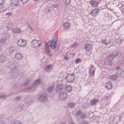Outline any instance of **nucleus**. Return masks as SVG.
Listing matches in <instances>:
<instances>
[{
  "label": "nucleus",
  "mask_w": 124,
  "mask_h": 124,
  "mask_svg": "<svg viewBox=\"0 0 124 124\" xmlns=\"http://www.w3.org/2000/svg\"><path fill=\"white\" fill-rule=\"evenodd\" d=\"M105 86L108 90L111 89L113 87L111 83L109 82L105 84Z\"/></svg>",
  "instance_id": "obj_19"
},
{
  "label": "nucleus",
  "mask_w": 124,
  "mask_h": 124,
  "mask_svg": "<svg viewBox=\"0 0 124 124\" xmlns=\"http://www.w3.org/2000/svg\"><path fill=\"white\" fill-rule=\"evenodd\" d=\"M120 69V68L119 66H117L116 68V69H117V70H118L119 69Z\"/></svg>",
  "instance_id": "obj_50"
},
{
  "label": "nucleus",
  "mask_w": 124,
  "mask_h": 124,
  "mask_svg": "<svg viewBox=\"0 0 124 124\" xmlns=\"http://www.w3.org/2000/svg\"><path fill=\"white\" fill-rule=\"evenodd\" d=\"M14 47L13 46L10 47L8 49V50L10 53H12L14 50Z\"/></svg>",
  "instance_id": "obj_23"
},
{
  "label": "nucleus",
  "mask_w": 124,
  "mask_h": 124,
  "mask_svg": "<svg viewBox=\"0 0 124 124\" xmlns=\"http://www.w3.org/2000/svg\"><path fill=\"white\" fill-rule=\"evenodd\" d=\"M21 98L20 97H17L15 98L14 100L15 101H19L20 100Z\"/></svg>",
  "instance_id": "obj_32"
},
{
  "label": "nucleus",
  "mask_w": 124,
  "mask_h": 124,
  "mask_svg": "<svg viewBox=\"0 0 124 124\" xmlns=\"http://www.w3.org/2000/svg\"><path fill=\"white\" fill-rule=\"evenodd\" d=\"M74 105L75 104L72 102L68 104L69 107L71 108H74Z\"/></svg>",
  "instance_id": "obj_30"
},
{
  "label": "nucleus",
  "mask_w": 124,
  "mask_h": 124,
  "mask_svg": "<svg viewBox=\"0 0 124 124\" xmlns=\"http://www.w3.org/2000/svg\"><path fill=\"white\" fill-rule=\"evenodd\" d=\"M86 116H87L86 115L82 114L81 115L80 118L83 119L84 118L86 117Z\"/></svg>",
  "instance_id": "obj_31"
},
{
  "label": "nucleus",
  "mask_w": 124,
  "mask_h": 124,
  "mask_svg": "<svg viewBox=\"0 0 124 124\" xmlns=\"http://www.w3.org/2000/svg\"><path fill=\"white\" fill-rule=\"evenodd\" d=\"M59 96L60 99L63 100L66 99L67 95L65 92H62L59 93Z\"/></svg>",
  "instance_id": "obj_10"
},
{
  "label": "nucleus",
  "mask_w": 124,
  "mask_h": 124,
  "mask_svg": "<svg viewBox=\"0 0 124 124\" xmlns=\"http://www.w3.org/2000/svg\"><path fill=\"white\" fill-rule=\"evenodd\" d=\"M10 4L12 7L16 8L19 5V0H11L10 1Z\"/></svg>",
  "instance_id": "obj_9"
},
{
  "label": "nucleus",
  "mask_w": 124,
  "mask_h": 124,
  "mask_svg": "<svg viewBox=\"0 0 124 124\" xmlns=\"http://www.w3.org/2000/svg\"><path fill=\"white\" fill-rule=\"evenodd\" d=\"M65 91L67 92H69L72 90V87L70 85H67L65 87Z\"/></svg>",
  "instance_id": "obj_21"
},
{
  "label": "nucleus",
  "mask_w": 124,
  "mask_h": 124,
  "mask_svg": "<svg viewBox=\"0 0 124 124\" xmlns=\"http://www.w3.org/2000/svg\"><path fill=\"white\" fill-rule=\"evenodd\" d=\"M28 27H29V29L31 31H33L32 29L29 25H28Z\"/></svg>",
  "instance_id": "obj_48"
},
{
  "label": "nucleus",
  "mask_w": 124,
  "mask_h": 124,
  "mask_svg": "<svg viewBox=\"0 0 124 124\" xmlns=\"http://www.w3.org/2000/svg\"><path fill=\"white\" fill-rule=\"evenodd\" d=\"M40 79H38L36 81L33 85L32 87H28L27 89L29 90L30 92L34 91L36 89V87L40 84Z\"/></svg>",
  "instance_id": "obj_4"
},
{
  "label": "nucleus",
  "mask_w": 124,
  "mask_h": 124,
  "mask_svg": "<svg viewBox=\"0 0 124 124\" xmlns=\"http://www.w3.org/2000/svg\"><path fill=\"white\" fill-rule=\"evenodd\" d=\"M102 42L103 44H105L106 45H107L108 44V43L106 42V40H102Z\"/></svg>",
  "instance_id": "obj_33"
},
{
  "label": "nucleus",
  "mask_w": 124,
  "mask_h": 124,
  "mask_svg": "<svg viewBox=\"0 0 124 124\" xmlns=\"http://www.w3.org/2000/svg\"><path fill=\"white\" fill-rule=\"evenodd\" d=\"M89 105V104L87 103H85L84 104V107H83L85 108H86L88 107Z\"/></svg>",
  "instance_id": "obj_38"
},
{
  "label": "nucleus",
  "mask_w": 124,
  "mask_h": 124,
  "mask_svg": "<svg viewBox=\"0 0 124 124\" xmlns=\"http://www.w3.org/2000/svg\"><path fill=\"white\" fill-rule=\"evenodd\" d=\"M64 59L65 60H67L68 59V58L66 56H65L64 57Z\"/></svg>",
  "instance_id": "obj_51"
},
{
  "label": "nucleus",
  "mask_w": 124,
  "mask_h": 124,
  "mask_svg": "<svg viewBox=\"0 0 124 124\" xmlns=\"http://www.w3.org/2000/svg\"><path fill=\"white\" fill-rule=\"evenodd\" d=\"M10 36L9 34L8 33L3 34L1 35L0 43L3 44L5 43L6 41L9 39Z\"/></svg>",
  "instance_id": "obj_2"
},
{
  "label": "nucleus",
  "mask_w": 124,
  "mask_h": 124,
  "mask_svg": "<svg viewBox=\"0 0 124 124\" xmlns=\"http://www.w3.org/2000/svg\"><path fill=\"white\" fill-rule=\"evenodd\" d=\"M12 31L15 33H19L21 32L22 31L20 29L16 28H13L12 30Z\"/></svg>",
  "instance_id": "obj_20"
},
{
  "label": "nucleus",
  "mask_w": 124,
  "mask_h": 124,
  "mask_svg": "<svg viewBox=\"0 0 124 124\" xmlns=\"http://www.w3.org/2000/svg\"><path fill=\"white\" fill-rule=\"evenodd\" d=\"M61 124H65V123H62Z\"/></svg>",
  "instance_id": "obj_55"
},
{
  "label": "nucleus",
  "mask_w": 124,
  "mask_h": 124,
  "mask_svg": "<svg viewBox=\"0 0 124 124\" xmlns=\"http://www.w3.org/2000/svg\"><path fill=\"white\" fill-rule=\"evenodd\" d=\"M58 4L56 3L52 5L53 7L54 8H57L58 7Z\"/></svg>",
  "instance_id": "obj_35"
},
{
  "label": "nucleus",
  "mask_w": 124,
  "mask_h": 124,
  "mask_svg": "<svg viewBox=\"0 0 124 124\" xmlns=\"http://www.w3.org/2000/svg\"><path fill=\"white\" fill-rule=\"evenodd\" d=\"M120 119V118H119V119Z\"/></svg>",
  "instance_id": "obj_58"
},
{
  "label": "nucleus",
  "mask_w": 124,
  "mask_h": 124,
  "mask_svg": "<svg viewBox=\"0 0 124 124\" xmlns=\"http://www.w3.org/2000/svg\"><path fill=\"white\" fill-rule=\"evenodd\" d=\"M75 124L74 123H73V122H71V123L70 124Z\"/></svg>",
  "instance_id": "obj_52"
},
{
  "label": "nucleus",
  "mask_w": 124,
  "mask_h": 124,
  "mask_svg": "<svg viewBox=\"0 0 124 124\" xmlns=\"http://www.w3.org/2000/svg\"><path fill=\"white\" fill-rule=\"evenodd\" d=\"M78 43L74 42L71 45L70 47L72 48L76 47L78 46Z\"/></svg>",
  "instance_id": "obj_24"
},
{
  "label": "nucleus",
  "mask_w": 124,
  "mask_h": 124,
  "mask_svg": "<svg viewBox=\"0 0 124 124\" xmlns=\"http://www.w3.org/2000/svg\"><path fill=\"white\" fill-rule=\"evenodd\" d=\"M48 97L46 94H42L38 98V100L42 102H46L47 100Z\"/></svg>",
  "instance_id": "obj_8"
},
{
  "label": "nucleus",
  "mask_w": 124,
  "mask_h": 124,
  "mask_svg": "<svg viewBox=\"0 0 124 124\" xmlns=\"http://www.w3.org/2000/svg\"><path fill=\"white\" fill-rule=\"evenodd\" d=\"M53 68V65H46L44 69V71L47 72H48L51 71Z\"/></svg>",
  "instance_id": "obj_13"
},
{
  "label": "nucleus",
  "mask_w": 124,
  "mask_h": 124,
  "mask_svg": "<svg viewBox=\"0 0 124 124\" xmlns=\"http://www.w3.org/2000/svg\"><path fill=\"white\" fill-rule=\"evenodd\" d=\"M6 97V96L4 95H0V99H4Z\"/></svg>",
  "instance_id": "obj_37"
},
{
  "label": "nucleus",
  "mask_w": 124,
  "mask_h": 124,
  "mask_svg": "<svg viewBox=\"0 0 124 124\" xmlns=\"http://www.w3.org/2000/svg\"><path fill=\"white\" fill-rule=\"evenodd\" d=\"M115 119V118H114V119H113V120H114Z\"/></svg>",
  "instance_id": "obj_57"
},
{
  "label": "nucleus",
  "mask_w": 124,
  "mask_h": 124,
  "mask_svg": "<svg viewBox=\"0 0 124 124\" xmlns=\"http://www.w3.org/2000/svg\"><path fill=\"white\" fill-rule=\"evenodd\" d=\"M15 57L17 60H20L22 59L23 57V56L22 55L21 53H18L16 54Z\"/></svg>",
  "instance_id": "obj_18"
},
{
  "label": "nucleus",
  "mask_w": 124,
  "mask_h": 124,
  "mask_svg": "<svg viewBox=\"0 0 124 124\" xmlns=\"http://www.w3.org/2000/svg\"><path fill=\"white\" fill-rule=\"evenodd\" d=\"M50 12V10H48V12Z\"/></svg>",
  "instance_id": "obj_56"
},
{
  "label": "nucleus",
  "mask_w": 124,
  "mask_h": 124,
  "mask_svg": "<svg viewBox=\"0 0 124 124\" xmlns=\"http://www.w3.org/2000/svg\"><path fill=\"white\" fill-rule=\"evenodd\" d=\"M80 62V59L77 58L75 61V62L77 63H78Z\"/></svg>",
  "instance_id": "obj_42"
},
{
  "label": "nucleus",
  "mask_w": 124,
  "mask_h": 124,
  "mask_svg": "<svg viewBox=\"0 0 124 124\" xmlns=\"http://www.w3.org/2000/svg\"><path fill=\"white\" fill-rule=\"evenodd\" d=\"M39 0H34V1H39Z\"/></svg>",
  "instance_id": "obj_54"
},
{
  "label": "nucleus",
  "mask_w": 124,
  "mask_h": 124,
  "mask_svg": "<svg viewBox=\"0 0 124 124\" xmlns=\"http://www.w3.org/2000/svg\"><path fill=\"white\" fill-rule=\"evenodd\" d=\"M13 124H22L20 121H17L15 122Z\"/></svg>",
  "instance_id": "obj_40"
},
{
  "label": "nucleus",
  "mask_w": 124,
  "mask_h": 124,
  "mask_svg": "<svg viewBox=\"0 0 124 124\" xmlns=\"http://www.w3.org/2000/svg\"><path fill=\"white\" fill-rule=\"evenodd\" d=\"M6 57L4 56H0V63H2L4 61Z\"/></svg>",
  "instance_id": "obj_25"
},
{
  "label": "nucleus",
  "mask_w": 124,
  "mask_h": 124,
  "mask_svg": "<svg viewBox=\"0 0 124 124\" xmlns=\"http://www.w3.org/2000/svg\"><path fill=\"white\" fill-rule=\"evenodd\" d=\"M111 97V96H106V99H110Z\"/></svg>",
  "instance_id": "obj_47"
},
{
  "label": "nucleus",
  "mask_w": 124,
  "mask_h": 124,
  "mask_svg": "<svg viewBox=\"0 0 124 124\" xmlns=\"http://www.w3.org/2000/svg\"><path fill=\"white\" fill-rule=\"evenodd\" d=\"M1 46L0 45V51L1 50Z\"/></svg>",
  "instance_id": "obj_53"
},
{
  "label": "nucleus",
  "mask_w": 124,
  "mask_h": 124,
  "mask_svg": "<svg viewBox=\"0 0 124 124\" xmlns=\"http://www.w3.org/2000/svg\"><path fill=\"white\" fill-rule=\"evenodd\" d=\"M31 44L32 47L34 48H37L38 47H40L41 43L40 41L34 39L31 42Z\"/></svg>",
  "instance_id": "obj_3"
},
{
  "label": "nucleus",
  "mask_w": 124,
  "mask_h": 124,
  "mask_svg": "<svg viewBox=\"0 0 124 124\" xmlns=\"http://www.w3.org/2000/svg\"><path fill=\"white\" fill-rule=\"evenodd\" d=\"M13 26V24L11 22H9L8 23L6 27L8 28L9 29L12 28Z\"/></svg>",
  "instance_id": "obj_27"
},
{
  "label": "nucleus",
  "mask_w": 124,
  "mask_h": 124,
  "mask_svg": "<svg viewBox=\"0 0 124 124\" xmlns=\"http://www.w3.org/2000/svg\"><path fill=\"white\" fill-rule=\"evenodd\" d=\"M63 89V85L62 84H57L55 88L56 91L58 92L61 91Z\"/></svg>",
  "instance_id": "obj_14"
},
{
  "label": "nucleus",
  "mask_w": 124,
  "mask_h": 124,
  "mask_svg": "<svg viewBox=\"0 0 124 124\" xmlns=\"http://www.w3.org/2000/svg\"><path fill=\"white\" fill-rule=\"evenodd\" d=\"M111 58H114V55L112 54L106 58L104 62L106 64L111 66L113 64V63L111 59Z\"/></svg>",
  "instance_id": "obj_5"
},
{
  "label": "nucleus",
  "mask_w": 124,
  "mask_h": 124,
  "mask_svg": "<svg viewBox=\"0 0 124 124\" xmlns=\"http://www.w3.org/2000/svg\"><path fill=\"white\" fill-rule=\"evenodd\" d=\"M23 3V4H25L26 3L28 0H20Z\"/></svg>",
  "instance_id": "obj_36"
},
{
  "label": "nucleus",
  "mask_w": 124,
  "mask_h": 124,
  "mask_svg": "<svg viewBox=\"0 0 124 124\" xmlns=\"http://www.w3.org/2000/svg\"><path fill=\"white\" fill-rule=\"evenodd\" d=\"M70 0H65V3L67 5H68L69 3Z\"/></svg>",
  "instance_id": "obj_44"
},
{
  "label": "nucleus",
  "mask_w": 124,
  "mask_h": 124,
  "mask_svg": "<svg viewBox=\"0 0 124 124\" xmlns=\"http://www.w3.org/2000/svg\"><path fill=\"white\" fill-rule=\"evenodd\" d=\"M81 124H88V123L87 121H83L82 122Z\"/></svg>",
  "instance_id": "obj_46"
},
{
  "label": "nucleus",
  "mask_w": 124,
  "mask_h": 124,
  "mask_svg": "<svg viewBox=\"0 0 124 124\" xmlns=\"http://www.w3.org/2000/svg\"><path fill=\"white\" fill-rule=\"evenodd\" d=\"M81 113V111L80 110H78L76 114V116H79Z\"/></svg>",
  "instance_id": "obj_34"
},
{
  "label": "nucleus",
  "mask_w": 124,
  "mask_h": 124,
  "mask_svg": "<svg viewBox=\"0 0 124 124\" xmlns=\"http://www.w3.org/2000/svg\"><path fill=\"white\" fill-rule=\"evenodd\" d=\"M75 78V76L73 73L68 74L65 77L67 81L69 83L72 82L74 80Z\"/></svg>",
  "instance_id": "obj_6"
},
{
  "label": "nucleus",
  "mask_w": 124,
  "mask_h": 124,
  "mask_svg": "<svg viewBox=\"0 0 124 124\" xmlns=\"http://www.w3.org/2000/svg\"><path fill=\"white\" fill-rule=\"evenodd\" d=\"M57 38L54 36L51 41H49L45 45V49L46 51V53L48 56H50L52 55L49 50L48 44L52 48L56 49V50L58 49L59 47V44L57 43Z\"/></svg>",
  "instance_id": "obj_1"
},
{
  "label": "nucleus",
  "mask_w": 124,
  "mask_h": 124,
  "mask_svg": "<svg viewBox=\"0 0 124 124\" xmlns=\"http://www.w3.org/2000/svg\"><path fill=\"white\" fill-rule=\"evenodd\" d=\"M121 75L122 77H124V70L121 72Z\"/></svg>",
  "instance_id": "obj_43"
},
{
  "label": "nucleus",
  "mask_w": 124,
  "mask_h": 124,
  "mask_svg": "<svg viewBox=\"0 0 124 124\" xmlns=\"http://www.w3.org/2000/svg\"><path fill=\"white\" fill-rule=\"evenodd\" d=\"M98 100L94 99L91 101V105H94L96 103L98 102Z\"/></svg>",
  "instance_id": "obj_26"
},
{
  "label": "nucleus",
  "mask_w": 124,
  "mask_h": 124,
  "mask_svg": "<svg viewBox=\"0 0 124 124\" xmlns=\"http://www.w3.org/2000/svg\"><path fill=\"white\" fill-rule=\"evenodd\" d=\"M4 2V0H0V5H3Z\"/></svg>",
  "instance_id": "obj_39"
},
{
  "label": "nucleus",
  "mask_w": 124,
  "mask_h": 124,
  "mask_svg": "<svg viewBox=\"0 0 124 124\" xmlns=\"http://www.w3.org/2000/svg\"><path fill=\"white\" fill-rule=\"evenodd\" d=\"M95 69L93 67V65H92L89 70V74L90 76L92 77L94 76V71Z\"/></svg>",
  "instance_id": "obj_11"
},
{
  "label": "nucleus",
  "mask_w": 124,
  "mask_h": 124,
  "mask_svg": "<svg viewBox=\"0 0 124 124\" xmlns=\"http://www.w3.org/2000/svg\"><path fill=\"white\" fill-rule=\"evenodd\" d=\"M121 55V52H117L115 55H114V58L116 57H117L118 58L120 57Z\"/></svg>",
  "instance_id": "obj_29"
},
{
  "label": "nucleus",
  "mask_w": 124,
  "mask_h": 124,
  "mask_svg": "<svg viewBox=\"0 0 124 124\" xmlns=\"http://www.w3.org/2000/svg\"><path fill=\"white\" fill-rule=\"evenodd\" d=\"M70 23L67 22L64 23L63 25V29L65 30L68 29L70 28Z\"/></svg>",
  "instance_id": "obj_16"
},
{
  "label": "nucleus",
  "mask_w": 124,
  "mask_h": 124,
  "mask_svg": "<svg viewBox=\"0 0 124 124\" xmlns=\"http://www.w3.org/2000/svg\"><path fill=\"white\" fill-rule=\"evenodd\" d=\"M99 12V10L98 8L94 9L90 12V15L92 16H95Z\"/></svg>",
  "instance_id": "obj_12"
},
{
  "label": "nucleus",
  "mask_w": 124,
  "mask_h": 124,
  "mask_svg": "<svg viewBox=\"0 0 124 124\" xmlns=\"http://www.w3.org/2000/svg\"><path fill=\"white\" fill-rule=\"evenodd\" d=\"M121 8L122 9V12L124 14V4H122L121 6Z\"/></svg>",
  "instance_id": "obj_41"
},
{
  "label": "nucleus",
  "mask_w": 124,
  "mask_h": 124,
  "mask_svg": "<svg viewBox=\"0 0 124 124\" xmlns=\"http://www.w3.org/2000/svg\"><path fill=\"white\" fill-rule=\"evenodd\" d=\"M54 87L53 86H51L49 87L47 89V91L49 92H52Z\"/></svg>",
  "instance_id": "obj_28"
},
{
  "label": "nucleus",
  "mask_w": 124,
  "mask_h": 124,
  "mask_svg": "<svg viewBox=\"0 0 124 124\" xmlns=\"http://www.w3.org/2000/svg\"><path fill=\"white\" fill-rule=\"evenodd\" d=\"M84 48L86 51H89L92 50V46L90 44H85Z\"/></svg>",
  "instance_id": "obj_17"
},
{
  "label": "nucleus",
  "mask_w": 124,
  "mask_h": 124,
  "mask_svg": "<svg viewBox=\"0 0 124 124\" xmlns=\"http://www.w3.org/2000/svg\"><path fill=\"white\" fill-rule=\"evenodd\" d=\"M0 124H5L2 121H0Z\"/></svg>",
  "instance_id": "obj_49"
},
{
  "label": "nucleus",
  "mask_w": 124,
  "mask_h": 124,
  "mask_svg": "<svg viewBox=\"0 0 124 124\" xmlns=\"http://www.w3.org/2000/svg\"><path fill=\"white\" fill-rule=\"evenodd\" d=\"M17 44L18 46L23 47L25 46L26 42L25 40L24 39H19L17 41Z\"/></svg>",
  "instance_id": "obj_7"
},
{
  "label": "nucleus",
  "mask_w": 124,
  "mask_h": 124,
  "mask_svg": "<svg viewBox=\"0 0 124 124\" xmlns=\"http://www.w3.org/2000/svg\"><path fill=\"white\" fill-rule=\"evenodd\" d=\"M89 3L91 6L94 7H97L98 4V1L93 0H91L89 1Z\"/></svg>",
  "instance_id": "obj_15"
},
{
  "label": "nucleus",
  "mask_w": 124,
  "mask_h": 124,
  "mask_svg": "<svg viewBox=\"0 0 124 124\" xmlns=\"http://www.w3.org/2000/svg\"><path fill=\"white\" fill-rule=\"evenodd\" d=\"M12 14V13L10 12H8L7 13L5 14V15L6 16H10Z\"/></svg>",
  "instance_id": "obj_45"
},
{
  "label": "nucleus",
  "mask_w": 124,
  "mask_h": 124,
  "mask_svg": "<svg viewBox=\"0 0 124 124\" xmlns=\"http://www.w3.org/2000/svg\"><path fill=\"white\" fill-rule=\"evenodd\" d=\"M117 75L115 74L110 76L109 78L112 81H114L117 79Z\"/></svg>",
  "instance_id": "obj_22"
}]
</instances>
